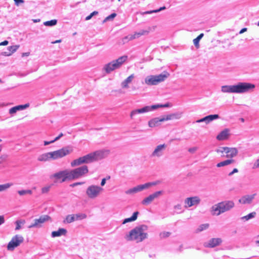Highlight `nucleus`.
<instances>
[{"mask_svg":"<svg viewBox=\"0 0 259 259\" xmlns=\"http://www.w3.org/2000/svg\"><path fill=\"white\" fill-rule=\"evenodd\" d=\"M176 209H181V205L180 204H178L177 205H176L175 207Z\"/></svg>","mask_w":259,"mask_h":259,"instance_id":"61","label":"nucleus"},{"mask_svg":"<svg viewBox=\"0 0 259 259\" xmlns=\"http://www.w3.org/2000/svg\"><path fill=\"white\" fill-rule=\"evenodd\" d=\"M103 189L97 185H92L88 187L86 190V194L89 198L94 199L97 197L103 191Z\"/></svg>","mask_w":259,"mask_h":259,"instance_id":"7","label":"nucleus"},{"mask_svg":"<svg viewBox=\"0 0 259 259\" xmlns=\"http://www.w3.org/2000/svg\"><path fill=\"white\" fill-rule=\"evenodd\" d=\"M90 158L91 156L89 155V154H88L85 156L80 157L72 161L71 163V165L72 167H74L77 165H79L83 163H90L91 162Z\"/></svg>","mask_w":259,"mask_h":259,"instance_id":"14","label":"nucleus"},{"mask_svg":"<svg viewBox=\"0 0 259 259\" xmlns=\"http://www.w3.org/2000/svg\"><path fill=\"white\" fill-rule=\"evenodd\" d=\"M7 158L6 155H2L0 156V164L2 163Z\"/></svg>","mask_w":259,"mask_h":259,"instance_id":"54","label":"nucleus"},{"mask_svg":"<svg viewBox=\"0 0 259 259\" xmlns=\"http://www.w3.org/2000/svg\"><path fill=\"white\" fill-rule=\"evenodd\" d=\"M182 112H178L163 116V119H165V121L175 119H179L182 117Z\"/></svg>","mask_w":259,"mask_h":259,"instance_id":"23","label":"nucleus"},{"mask_svg":"<svg viewBox=\"0 0 259 259\" xmlns=\"http://www.w3.org/2000/svg\"><path fill=\"white\" fill-rule=\"evenodd\" d=\"M71 180L77 179L82 177L88 172V168L86 165H83L78 168L69 170Z\"/></svg>","mask_w":259,"mask_h":259,"instance_id":"8","label":"nucleus"},{"mask_svg":"<svg viewBox=\"0 0 259 259\" xmlns=\"http://www.w3.org/2000/svg\"><path fill=\"white\" fill-rule=\"evenodd\" d=\"M25 223L24 220H19L15 222L16 225L15 230H19L21 228V225H24Z\"/></svg>","mask_w":259,"mask_h":259,"instance_id":"35","label":"nucleus"},{"mask_svg":"<svg viewBox=\"0 0 259 259\" xmlns=\"http://www.w3.org/2000/svg\"><path fill=\"white\" fill-rule=\"evenodd\" d=\"M135 77L134 74H132L127 77L124 81L121 83V86L123 89H127L129 86L128 84L132 81L133 79Z\"/></svg>","mask_w":259,"mask_h":259,"instance_id":"27","label":"nucleus"},{"mask_svg":"<svg viewBox=\"0 0 259 259\" xmlns=\"http://www.w3.org/2000/svg\"><path fill=\"white\" fill-rule=\"evenodd\" d=\"M234 202L231 200H226L221 202L212 206V214L219 215L221 213L230 210L234 207Z\"/></svg>","mask_w":259,"mask_h":259,"instance_id":"3","label":"nucleus"},{"mask_svg":"<svg viewBox=\"0 0 259 259\" xmlns=\"http://www.w3.org/2000/svg\"><path fill=\"white\" fill-rule=\"evenodd\" d=\"M255 85L245 82H239L237 84L230 85H223L221 91L226 93L243 94L252 91Z\"/></svg>","mask_w":259,"mask_h":259,"instance_id":"1","label":"nucleus"},{"mask_svg":"<svg viewBox=\"0 0 259 259\" xmlns=\"http://www.w3.org/2000/svg\"><path fill=\"white\" fill-rule=\"evenodd\" d=\"M202 122H204L206 123V116L196 121V122L197 123H200Z\"/></svg>","mask_w":259,"mask_h":259,"instance_id":"56","label":"nucleus"},{"mask_svg":"<svg viewBox=\"0 0 259 259\" xmlns=\"http://www.w3.org/2000/svg\"><path fill=\"white\" fill-rule=\"evenodd\" d=\"M222 241L221 238H211L208 242L205 243L204 246L206 247L213 248L219 245Z\"/></svg>","mask_w":259,"mask_h":259,"instance_id":"20","label":"nucleus"},{"mask_svg":"<svg viewBox=\"0 0 259 259\" xmlns=\"http://www.w3.org/2000/svg\"><path fill=\"white\" fill-rule=\"evenodd\" d=\"M197 150V147H194L188 149V151L191 153H194Z\"/></svg>","mask_w":259,"mask_h":259,"instance_id":"52","label":"nucleus"},{"mask_svg":"<svg viewBox=\"0 0 259 259\" xmlns=\"http://www.w3.org/2000/svg\"><path fill=\"white\" fill-rule=\"evenodd\" d=\"M171 107L170 104L169 103H167L164 104H158L156 105H153L151 106H146L140 109H136L131 111L130 113V117L132 119H134L135 116L138 114H143L147 113L154 110H156L159 108L164 107Z\"/></svg>","mask_w":259,"mask_h":259,"instance_id":"4","label":"nucleus"},{"mask_svg":"<svg viewBox=\"0 0 259 259\" xmlns=\"http://www.w3.org/2000/svg\"><path fill=\"white\" fill-rule=\"evenodd\" d=\"M18 193L20 196H23L26 194H32V191L31 190H22L18 191Z\"/></svg>","mask_w":259,"mask_h":259,"instance_id":"39","label":"nucleus"},{"mask_svg":"<svg viewBox=\"0 0 259 259\" xmlns=\"http://www.w3.org/2000/svg\"><path fill=\"white\" fill-rule=\"evenodd\" d=\"M5 220L4 215H0V226L5 223Z\"/></svg>","mask_w":259,"mask_h":259,"instance_id":"55","label":"nucleus"},{"mask_svg":"<svg viewBox=\"0 0 259 259\" xmlns=\"http://www.w3.org/2000/svg\"><path fill=\"white\" fill-rule=\"evenodd\" d=\"M50 188H51V186H47L43 187L41 189L42 193L44 194V193H48L50 191Z\"/></svg>","mask_w":259,"mask_h":259,"instance_id":"46","label":"nucleus"},{"mask_svg":"<svg viewBox=\"0 0 259 259\" xmlns=\"http://www.w3.org/2000/svg\"><path fill=\"white\" fill-rule=\"evenodd\" d=\"M110 153V150L108 149H102L96 151L95 152L89 153V155L91 156V162L102 159L106 157Z\"/></svg>","mask_w":259,"mask_h":259,"instance_id":"10","label":"nucleus"},{"mask_svg":"<svg viewBox=\"0 0 259 259\" xmlns=\"http://www.w3.org/2000/svg\"><path fill=\"white\" fill-rule=\"evenodd\" d=\"M226 157L227 158H233L235 157L238 152L236 148H231L227 147Z\"/></svg>","mask_w":259,"mask_h":259,"instance_id":"22","label":"nucleus"},{"mask_svg":"<svg viewBox=\"0 0 259 259\" xmlns=\"http://www.w3.org/2000/svg\"><path fill=\"white\" fill-rule=\"evenodd\" d=\"M203 33H201L197 37H198L199 39H201L203 37Z\"/></svg>","mask_w":259,"mask_h":259,"instance_id":"62","label":"nucleus"},{"mask_svg":"<svg viewBox=\"0 0 259 259\" xmlns=\"http://www.w3.org/2000/svg\"><path fill=\"white\" fill-rule=\"evenodd\" d=\"M162 193V191H156L145 198L141 203L143 205H147L150 204L155 199L157 198Z\"/></svg>","mask_w":259,"mask_h":259,"instance_id":"15","label":"nucleus"},{"mask_svg":"<svg viewBox=\"0 0 259 259\" xmlns=\"http://www.w3.org/2000/svg\"><path fill=\"white\" fill-rule=\"evenodd\" d=\"M234 161H235L234 160H233L232 159H227V160H224L223 161H221V162L218 163L217 164V166L218 167L225 166H226V165H229L230 164L234 163Z\"/></svg>","mask_w":259,"mask_h":259,"instance_id":"31","label":"nucleus"},{"mask_svg":"<svg viewBox=\"0 0 259 259\" xmlns=\"http://www.w3.org/2000/svg\"><path fill=\"white\" fill-rule=\"evenodd\" d=\"M148 33L149 31L148 30H142L139 32H135L134 34L130 35L128 36L130 39H133L138 38L142 35L148 34Z\"/></svg>","mask_w":259,"mask_h":259,"instance_id":"29","label":"nucleus"},{"mask_svg":"<svg viewBox=\"0 0 259 259\" xmlns=\"http://www.w3.org/2000/svg\"><path fill=\"white\" fill-rule=\"evenodd\" d=\"M165 119H163L162 117H155L152 118L148 122V125L150 127H154L160 125V122L164 121Z\"/></svg>","mask_w":259,"mask_h":259,"instance_id":"21","label":"nucleus"},{"mask_svg":"<svg viewBox=\"0 0 259 259\" xmlns=\"http://www.w3.org/2000/svg\"><path fill=\"white\" fill-rule=\"evenodd\" d=\"M110 178V176H108L107 177V178H104L102 180V181L101 182V186H104L105 185V184H106V180L107 179H109Z\"/></svg>","mask_w":259,"mask_h":259,"instance_id":"53","label":"nucleus"},{"mask_svg":"<svg viewBox=\"0 0 259 259\" xmlns=\"http://www.w3.org/2000/svg\"><path fill=\"white\" fill-rule=\"evenodd\" d=\"M138 214H139L138 211H136V212H134V213L133 214V215L131 217L125 219L123 220L122 224H126L128 222L135 221V220H137Z\"/></svg>","mask_w":259,"mask_h":259,"instance_id":"30","label":"nucleus"},{"mask_svg":"<svg viewBox=\"0 0 259 259\" xmlns=\"http://www.w3.org/2000/svg\"><path fill=\"white\" fill-rule=\"evenodd\" d=\"M75 221V216L73 214H69L66 217L65 219L63 221L64 223H71Z\"/></svg>","mask_w":259,"mask_h":259,"instance_id":"33","label":"nucleus"},{"mask_svg":"<svg viewBox=\"0 0 259 259\" xmlns=\"http://www.w3.org/2000/svg\"><path fill=\"white\" fill-rule=\"evenodd\" d=\"M255 215H256L255 212H252L249 213L248 214H247V215L242 217L241 219L245 220V221H248L251 219L254 218Z\"/></svg>","mask_w":259,"mask_h":259,"instance_id":"36","label":"nucleus"},{"mask_svg":"<svg viewBox=\"0 0 259 259\" xmlns=\"http://www.w3.org/2000/svg\"><path fill=\"white\" fill-rule=\"evenodd\" d=\"M147 229L146 225L137 227L126 235L125 239L128 241L134 240L137 242H142L147 237V233L146 232Z\"/></svg>","mask_w":259,"mask_h":259,"instance_id":"2","label":"nucleus"},{"mask_svg":"<svg viewBox=\"0 0 259 259\" xmlns=\"http://www.w3.org/2000/svg\"><path fill=\"white\" fill-rule=\"evenodd\" d=\"M247 30V28H244L243 29H242L240 31V33H243L244 32H245V31H246Z\"/></svg>","mask_w":259,"mask_h":259,"instance_id":"63","label":"nucleus"},{"mask_svg":"<svg viewBox=\"0 0 259 259\" xmlns=\"http://www.w3.org/2000/svg\"><path fill=\"white\" fill-rule=\"evenodd\" d=\"M84 183V182H76V183H73V184H72L71 185V186L75 187V186H77V185H80L83 184Z\"/></svg>","mask_w":259,"mask_h":259,"instance_id":"57","label":"nucleus"},{"mask_svg":"<svg viewBox=\"0 0 259 259\" xmlns=\"http://www.w3.org/2000/svg\"><path fill=\"white\" fill-rule=\"evenodd\" d=\"M67 230L64 228H59L58 231H53L51 234L52 237H60L62 235H65Z\"/></svg>","mask_w":259,"mask_h":259,"instance_id":"28","label":"nucleus"},{"mask_svg":"<svg viewBox=\"0 0 259 259\" xmlns=\"http://www.w3.org/2000/svg\"><path fill=\"white\" fill-rule=\"evenodd\" d=\"M50 218V217L48 215H41L39 219L34 220V223L30 225L28 228H32L35 227H41V224L44 223L45 222L48 221Z\"/></svg>","mask_w":259,"mask_h":259,"instance_id":"18","label":"nucleus"},{"mask_svg":"<svg viewBox=\"0 0 259 259\" xmlns=\"http://www.w3.org/2000/svg\"><path fill=\"white\" fill-rule=\"evenodd\" d=\"M73 215L75 216V220H81L87 218V215L84 213H77Z\"/></svg>","mask_w":259,"mask_h":259,"instance_id":"40","label":"nucleus"},{"mask_svg":"<svg viewBox=\"0 0 259 259\" xmlns=\"http://www.w3.org/2000/svg\"><path fill=\"white\" fill-rule=\"evenodd\" d=\"M28 104L20 105L15 106L17 111L23 110L28 107Z\"/></svg>","mask_w":259,"mask_h":259,"instance_id":"43","label":"nucleus"},{"mask_svg":"<svg viewBox=\"0 0 259 259\" xmlns=\"http://www.w3.org/2000/svg\"><path fill=\"white\" fill-rule=\"evenodd\" d=\"M227 149V147H220L219 148L217 149L215 151L218 153H222L223 154V155H222V157H224L226 155H225L224 154V153H226V150Z\"/></svg>","mask_w":259,"mask_h":259,"instance_id":"41","label":"nucleus"},{"mask_svg":"<svg viewBox=\"0 0 259 259\" xmlns=\"http://www.w3.org/2000/svg\"><path fill=\"white\" fill-rule=\"evenodd\" d=\"M57 20L54 19L50 21H46L44 23L45 26H53L57 24Z\"/></svg>","mask_w":259,"mask_h":259,"instance_id":"38","label":"nucleus"},{"mask_svg":"<svg viewBox=\"0 0 259 259\" xmlns=\"http://www.w3.org/2000/svg\"><path fill=\"white\" fill-rule=\"evenodd\" d=\"M170 234L169 232L163 231L160 233L159 236L161 238H164L169 236Z\"/></svg>","mask_w":259,"mask_h":259,"instance_id":"42","label":"nucleus"},{"mask_svg":"<svg viewBox=\"0 0 259 259\" xmlns=\"http://www.w3.org/2000/svg\"><path fill=\"white\" fill-rule=\"evenodd\" d=\"M116 16V14L115 13H112L108 16H107L104 20V21H109L113 20Z\"/></svg>","mask_w":259,"mask_h":259,"instance_id":"44","label":"nucleus"},{"mask_svg":"<svg viewBox=\"0 0 259 259\" xmlns=\"http://www.w3.org/2000/svg\"><path fill=\"white\" fill-rule=\"evenodd\" d=\"M61 41V39H59V40H57L55 41H53L52 43V44H56V43H59V42H60Z\"/></svg>","mask_w":259,"mask_h":259,"instance_id":"64","label":"nucleus"},{"mask_svg":"<svg viewBox=\"0 0 259 259\" xmlns=\"http://www.w3.org/2000/svg\"><path fill=\"white\" fill-rule=\"evenodd\" d=\"M98 14V12L97 11L93 12L85 18V20H90L94 16L97 15Z\"/></svg>","mask_w":259,"mask_h":259,"instance_id":"45","label":"nucleus"},{"mask_svg":"<svg viewBox=\"0 0 259 259\" xmlns=\"http://www.w3.org/2000/svg\"><path fill=\"white\" fill-rule=\"evenodd\" d=\"M72 151L68 147H64L61 149L51 152L52 159L55 160L58 158H62L69 153Z\"/></svg>","mask_w":259,"mask_h":259,"instance_id":"12","label":"nucleus"},{"mask_svg":"<svg viewBox=\"0 0 259 259\" xmlns=\"http://www.w3.org/2000/svg\"><path fill=\"white\" fill-rule=\"evenodd\" d=\"M238 171V170L237 168H234L232 172L229 173V176H232L234 174L237 172Z\"/></svg>","mask_w":259,"mask_h":259,"instance_id":"58","label":"nucleus"},{"mask_svg":"<svg viewBox=\"0 0 259 259\" xmlns=\"http://www.w3.org/2000/svg\"><path fill=\"white\" fill-rule=\"evenodd\" d=\"M127 57L126 56H123L109 63L104 66V69L108 73H110L111 71L115 69L119 68L122 64L126 60Z\"/></svg>","mask_w":259,"mask_h":259,"instance_id":"6","label":"nucleus"},{"mask_svg":"<svg viewBox=\"0 0 259 259\" xmlns=\"http://www.w3.org/2000/svg\"><path fill=\"white\" fill-rule=\"evenodd\" d=\"M19 45H14L8 47L9 52H3L1 54L5 56H9L15 52L19 48Z\"/></svg>","mask_w":259,"mask_h":259,"instance_id":"25","label":"nucleus"},{"mask_svg":"<svg viewBox=\"0 0 259 259\" xmlns=\"http://www.w3.org/2000/svg\"><path fill=\"white\" fill-rule=\"evenodd\" d=\"M200 40V39H199L198 37H196V38L193 39L194 45L196 48H199V43Z\"/></svg>","mask_w":259,"mask_h":259,"instance_id":"47","label":"nucleus"},{"mask_svg":"<svg viewBox=\"0 0 259 259\" xmlns=\"http://www.w3.org/2000/svg\"><path fill=\"white\" fill-rule=\"evenodd\" d=\"M17 111H18L17 110L16 107L15 106L11 108L9 110V113L11 114H13L15 113Z\"/></svg>","mask_w":259,"mask_h":259,"instance_id":"50","label":"nucleus"},{"mask_svg":"<svg viewBox=\"0 0 259 259\" xmlns=\"http://www.w3.org/2000/svg\"><path fill=\"white\" fill-rule=\"evenodd\" d=\"M209 227L208 224H203L200 225L196 230V233L200 232L203 230H206Z\"/></svg>","mask_w":259,"mask_h":259,"instance_id":"34","label":"nucleus"},{"mask_svg":"<svg viewBox=\"0 0 259 259\" xmlns=\"http://www.w3.org/2000/svg\"><path fill=\"white\" fill-rule=\"evenodd\" d=\"M169 76V74L167 72H164L157 75H149L145 78V82L148 85H157L164 81Z\"/></svg>","mask_w":259,"mask_h":259,"instance_id":"5","label":"nucleus"},{"mask_svg":"<svg viewBox=\"0 0 259 259\" xmlns=\"http://www.w3.org/2000/svg\"><path fill=\"white\" fill-rule=\"evenodd\" d=\"M52 177L57 180L62 179V182H65L67 180H71L70 171L68 170H64L55 173Z\"/></svg>","mask_w":259,"mask_h":259,"instance_id":"13","label":"nucleus"},{"mask_svg":"<svg viewBox=\"0 0 259 259\" xmlns=\"http://www.w3.org/2000/svg\"><path fill=\"white\" fill-rule=\"evenodd\" d=\"M229 137V130L227 128L222 131L217 136V139L219 141H223L228 139Z\"/></svg>","mask_w":259,"mask_h":259,"instance_id":"24","label":"nucleus"},{"mask_svg":"<svg viewBox=\"0 0 259 259\" xmlns=\"http://www.w3.org/2000/svg\"><path fill=\"white\" fill-rule=\"evenodd\" d=\"M155 185H156V183L154 182H149L143 185H139L125 191V193L127 195L134 194L145 189H148L151 186Z\"/></svg>","mask_w":259,"mask_h":259,"instance_id":"9","label":"nucleus"},{"mask_svg":"<svg viewBox=\"0 0 259 259\" xmlns=\"http://www.w3.org/2000/svg\"><path fill=\"white\" fill-rule=\"evenodd\" d=\"M166 146L165 144H161L157 146L151 155L152 157H160L163 155Z\"/></svg>","mask_w":259,"mask_h":259,"instance_id":"16","label":"nucleus"},{"mask_svg":"<svg viewBox=\"0 0 259 259\" xmlns=\"http://www.w3.org/2000/svg\"><path fill=\"white\" fill-rule=\"evenodd\" d=\"M13 185L12 183H6L5 184L0 185V192L4 191Z\"/></svg>","mask_w":259,"mask_h":259,"instance_id":"37","label":"nucleus"},{"mask_svg":"<svg viewBox=\"0 0 259 259\" xmlns=\"http://www.w3.org/2000/svg\"><path fill=\"white\" fill-rule=\"evenodd\" d=\"M8 44L9 41L8 40H4L0 43V46H7Z\"/></svg>","mask_w":259,"mask_h":259,"instance_id":"59","label":"nucleus"},{"mask_svg":"<svg viewBox=\"0 0 259 259\" xmlns=\"http://www.w3.org/2000/svg\"><path fill=\"white\" fill-rule=\"evenodd\" d=\"M220 116L218 114L209 115L206 116V124L209 123L211 121L219 119Z\"/></svg>","mask_w":259,"mask_h":259,"instance_id":"32","label":"nucleus"},{"mask_svg":"<svg viewBox=\"0 0 259 259\" xmlns=\"http://www.w3.org/2000/svg\"><path fill=\"white\" fill-rule=\"evenodd\" d=\"M53 143V141H51L50 142H48V141H45L44 142V145L45 146H47V145H49L50 144H51V143Z\"/></svg>","mask_w":259,"mask_h":259,"instance_id":"60","label":"nucleus"},{"mask_svg":"<svg viewBox=\"0 0 259 259\" xmlns=\"http://www.w3.org/2000/svg\"><path fill=\"white\" fill-rule=\"evenodd\" d=\"M24 240L23 237L19 235L14 236L7 245L9 250H13L15 248L18 246Z\"/></svg>","mask_w":259,"mask_h":259,"instance_id":"11","label":"nucleus"},{"mask_svg":"<svg viewBox=\"0 0 259 259\" xmlns=\"http://www.w3.org/2000/svg\"><path fill=\"white\" fill-rule=\"evenodd\" d=\"M164 9H165V7H162L160 8L159 9H157V10H154V11L148 12V13H157V12H159L160 11H162L163 10H164Z\"/></svg>","mask_w":259,"mask_h":259,"instance_id":"51","label":"nucleus"},{"mask_svg":"<svg viewBox=\"0 0 259 259\" xmlns=\"http://www.w3.org/2000/svg\"><path fill=\"white\" fill-rule=\"evenodd\" d=\"M51 159H52L51 152L42 154L37 158L38 161L41 162H46Z\"/></svg>","mask_w":259,"mask_h":259,"instance_id":"26","label":"nucleus"},{"mask_svg":"<svg viewBox=\"0 0 259 259\" xmlns=\"http://www.w3.org/2000/svg\"><path fill=\"white\" fill-rule=\"evenodd\" d=\"M259 168V158L257 159L253 165V168Z\"/></svg>","mask_w":259,"mask_h":259,"instance_id":"49","label":"nucleus"},{"mask_svg":"<svg viewBox=\"0 0 259 259\" xmlns=\"http://www.w3.org/2000/svg\"><path fill=\"white\" fill-rule=\"evenodd\" d=\"M256 195V193L251 195H245L242 196L239 200V203L243 204H251L254 199L255 196Z\"/></svg>","mask_w":259,"mask_h":259,"instance_id":"19","label":"nucleus"},{"mask_svg":"<svg viewBox=\"0 0 259 259\" xmlns=\"http://www.w3.org/2000/svg\"><path fill=\"white\" fill-rule=\"evenodd\" d=\"M13 1L15 2V5L17 7L19 6L20 5H21L22 4H24L25 2L24 0H13Z\"/></svg>","mask_w":259,"mask_h":259,"instance_id":"48","label":"nucleus"},{"mask_svg":"<svg viewBox=\"0 0 259 259\" xmlns=\"http://www.w3.org/2000/svg\"><path fill=\"white\" fill-rule=\"evenodd\" d=\"M200 202V199L198 196L188 197L185 200L186 207H190L193 206H196Z\"/></svg>","mask_w":259,"mask_h":259,"instance_id":"17","label":"nucleus"}]
</instances>
